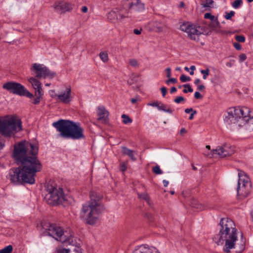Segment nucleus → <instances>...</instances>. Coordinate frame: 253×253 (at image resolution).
Segmentation results:
<instances>
[{
  "label": "nucleus",
  "instance_id": "f257e3e1",
  "mask_svg": "<svg viewBox=\"0 0 253 253\" xmlns=\"http://www.w3.org/2000/svg\"><path fill=\"white\" fill-rule=\"evenodd\" d=\"M38 147L26 141H22L14 145L12 157L21 166L10 170L9 179L15 184L35 182L36 172L42 169V164L37 158Z\"/></svg>",
  "mask_w": 253,
  "mask_h": 253
},
{
  "label": "nucleus",
  "instance_id": "f03ea898",
  "mask_svg": "<svg viewBox=\"0 0 253 253\" xmlns=\"http://www.w3.org/2000/svg\"><path fill=\"white\" fill-rule=\"evenodd\" d=\"M219 226V233L214 236L213 240L218 245L225 242L223 250L226 253H230L231 249L235 248L238 241L237 230L234 222L228 218H221Z\"/></svg>",
  "mask_w": 253,
  "mask_h": 253
},
{
  "label": "nucleus",
  "instance_id": "7ed1b4c3",
  "mask_svg": "<svg viewBox=\"0 0 253 253\" xmlns=\"http://www.w3.org/2000/svg\"><path fill=\"white\" fill-rule=\"evenodd\" d=\"M102 198L101 195L92 191L90 192V201L83 205L80 217L86 224L94 225L97 223L103 209Z\"/></svg>",
  "mask_w": 253,
  "mask_h": 253
},
{
  "label": "nucleus",
  "instance_id": "20e7f679",
  "mask_svg": "<svg viewBox=\"0 0 253 253\" xmlns=\"http://www.w3.org/2000/svg\"><path fill=\"white\" fill-rule=\"evenodd\" d=\"M224 121L228 124H234L239 127L245 126L246 129H253V115L250 108L232 107L229 108Z\"/></svg>",
  "mask_w": 253,
  "mask_h": 253
},
{
  "label": "nucleus",
  "instance_id": "39448f33",
  "mask_svg": "<svg viewBox=\"0 0 253 253\" xmlns=\"http://www.w3.org/2000/svg\"><path fill=\"white\" fill-rule=\"evenodd\" d=\"M60 135L65 138L81 139L85 138L84 129L79 123L69 120H60L52 124Z\"/></svg>",
  "mask_w": 253,
  "mask_h": 253
},
{
  "label": "nucleus",
  "instance_id": "423d86ee",
  "mask_svg": "<svg viewBox=\"0 0 253 253\" xmlns=\"http://www.w3.org/2000/svg\"><path fill=\"white\" fill-rule=\"evenodd\" d=\"M22 130V121L18 117L7 116L0 119V133L4 136H14Z\"/></svg>",
  "mask_w": 253,
  "mask_h": 253
},
{
  "label": "nucleus",
  "instance_id": "0eeeda50",
  "mask_svg": "<svg viewBox=\"0 0 253 253\" xmlns=\"http://www.w3.org/2000/svg\"><path fill=\"white\" fill-rule=\"evenodd\" d=\"M45 188L47 193L44 197L46 203L51 205L62 204L66 200L62 188L55 186V184L52 182L46 183Z\"/></svg>",
  "mask_w": 253,
  "mask_h": 253
},
{
  "label": "nucleus",
  "instance_id": "6e6552de",
  "mask_svg": "<svg viewBox=\"0 0 253 253\" xmlns=\"http://www.w3.org/2000/svg\"><path fill=\"white\" fill-rule=\"evenodd\" d=\"M42 233L45 236H49L62 243H70L72 235L67 231L55 224L50 223H45L42 225Z\"/></svg>",
  "mask_w": 253,
  "mask_h": 253
},
{
  "label": "nucleus",
  "instance_id": "1a4fd4ad",
  "mask_svg": "<svg viewBox=\"0 0 253 253\" xmlns=\"http://www.w3.org/2000/svg\"><path fill=\"white\" fill-rule=\"evenodd\" d=\"M238 176L237 195L241 198H244L250 194L251 184L249 178L243 171H240L238 173Z\"/></svg>",
  "mask_w": 253,
  "mask_h": 253
},
{
  "label": "nucleus",
  "instance_id": "9d476101",
  "mask_svg": "<svg viewBox=\"0 0 253 253\" xmlns=\"http://www.w3.org/2000/svg\"><path fill=\"white\" fill-rule=\"evenodd\" d=\"M2 87L14 94L21 96H25L30 98L34 97L33 94L30 92L24 85L17 82H6L3 84Z\"/></svg>",
  "mask_w": 253,
  "mask_h": 253
},
{
  "label": "nucleus",
  "instance_id": "9b49d317",
  "mask_svg": "<svg viewBox=\"0 0 253 253\" xmlns=\"http://www.w3.org/2000/svg\"><path fill=\"white\" fill-rule=\"evenodd\" d=\"M180 29L187 33L188 37L193 40H198L199 36L204 33L203 27L190 24L189 22L182 24L180 26Z\"/></svg>",
  "mask_w": 253,
  "mask_h": 253
},
{
  "label": "nucleus",
  "instance_id": "f8f14e48",
  "mask_svg": "<svg viewBox=\"0 0 253 253\" xmlns=\"http://www.w3.org/2000/svg\"><path fill=\"white\" fill-rule=\"evenodd\" d=\"M31 70L35 72L37 78L52 79L55 75V73L50 71L43 65L38 63H34Z\"/></svg>",
  "mask_w": 253,
  "mask_h": 253
},
{
  "label": "nucleus",
  "instance_id": "ddd939ff",
  "mask_svg": "<svg viewBox=\"0 0 253 253\" xmlns=\"http://www.w3.org/2000/svg\"><path fill=\"white\" fill-rule=\"evenodd\" d=\"M234 152V149L233 147L229 145H224L217 146L216 149H213L211 154L208 153H204V155L210 157L217 155L220 158H224L232 155Z\"/></svg>",
  "mask_w": 253,
  "mask_h": 253
},
{
  "label": "nucleus",
  "instance_id": "4468645a",
  "mask_svg": "<svg viewBox=\"0 0 253 253\" xmlns=\"http://www.w3.org/2000/svg\"><path fill=\"white\" fill-rule=\"evenodd\" d=\"M54 11L58 13L63 14L73 9V5L64 1H59L54 3L52 6Z\"/></svg>",
  "mask_w": 253,
  "mask_h": 253
},
{
  "label": "nucleus",
  "instance_id": "2eb2a0df",
  "mask_svg": "<svg viewBox=\"0 0 253 253\" xmlns=\"http://www.w3.org/2000/svg\"><path fill=\"white\" fill-rule=\"evenodd\" d=\"M128 7L129 9L140 12L144 10V3L141 0H127Z\"/></svg>",
  "mask_w": 253,
  "mask_h": 253
},
{
  "label": "nucleus",
  "instance_id": "dca6fc26",
  "mask_svg": "<svg viewBox=\"0 0 253 253\" xmlns=\"http://www.w3.org/2000/svg\"><path fill=\"white\" fill-rule=\"evenodd\" d=\"M71 93V88H67L64 92L58 95L57 98L63 103L69 104L72 100Z\"/></svg>",
  "mask_w": 253,
  "mask_h": 253
},
{
  "label": "nucleus",
  "instance_id": "f3484780",
  "mask_svg": "<svg viewBox=\"0 0 253 253\" xmlns=\"http://www.w3.org/2000/svg\"><path fill=\"white\" fill-rule=\"evenodd\" d=\"M97 115L98 121L102 123L106 124L108 122V112L103 107H99L97 109Z\"/></svg>",
  "mask_w": 253,
  "mask_h": 253
},
{
  "label": "nucleus",
  "instance_id": "a211bd4d",
  "mask_svg": "<svg viewBox=\"0 0 253 253\" xmlns=\"http://www.w3.org/2000/svg\"><path fill=\"white\" fill-rule=\"evenodd\" d=\"M167 28V25L160 21H154L152 23V30L156 32H162Z\"/></svg>",
  "mask_w": 253,
  "mask_h": 253
},
{
  "label": "nucleus",
  "instance_id": "6ab92c4d",
  "mask_svg": "<svg viewBox=\"0 0 253 253\" xmlns=\"http://www.w3.org/2000/svg\"><path fill=\"white\" fill-rule=\"evenodd\" d=\"M28 81L31 84L35 92H43L42 88V84L37 78L31 77L28 79Z\"/></svg>",
  "mask_w": 253,
  "mask_h": 253
},
{
  "label": "nucleus",
  "instance_id": "aec40b11",
  "mask_svg": "<svg viewBox=\"0 0 253 253\" xmlns=\"http://www.w3.org/2000/svg\"><path fill=\"white\" fill-rule=\"evenodd\" d=\"M152 248H150L146 245H142L133 251V253H152Z\"/></svg>",
  "mask_w": 253,
  "mask_h": 253
},
{
  "label": "nucleus",
  "instance_id": "412c9836",
  "mask_svg": "<svg viewBox=\"0 0 253 253\" xmlns=\"http://www.w3.org/2000/svg\"><path fill=\"white\" fill-rule=\"evenodd\" d=\"M122 154L124 155L128 156L133 161L136 160V158L135 157V155L137 154L136 153L132 150L128 149L126 147H122Z\"/></svg>",
  "mask_w": 253,
  "mask_h": 253
},
{
  "label": "nucleus",
  "instance_id": "4be33fe9",
  "mask_svg": "<svg viewBox=\"0 0 253 253\" xmlns=\"http://www.w3.org/2000/svg\"><path fill=\"white\" fill-rule=\"evenodd\" d=\"M115 17L117 20H121L123 18L127 17V16L124 15L121 13L116 14L115 11H111L108 14V18L110 20H113L115 19Z\"/></svg>",
  "mask_w": 253,
  "mask_h": 253
},
{
  "label": "nucleus",
  "instance_id": "5701e85b",
  "mask_svg": "<svg viewBox=\"0 0 253 253\" xmlns=\"http://www.w3.org/2000/svg\"><path fill=\"white\" fill-rule=\"evenodd\" d=\"M204 18L205 19H209L213 22V26L215 28H217L219 26V22L218 21L217 18H215L214 16L211 15L210 13H206L204 14Z\"/></svg>",
  "mask_w": 253,
  "mask_h": 253
},
{
  "label": "nucleus",
  "instance_id": "b1692460",
  "mask_svg": "<svg viewBox=\"0 0 253 253\" xmlns=\"http://www.w3.org/2000/svg\"><path fill=\"white\" fill-rule=\"evenodd\" d=\"M35 96L36 98L34 99L33 103L38 104L43 98V92H35Z\"/></svg>",
  "mask_w": 253,
  "mask_h": 253
},
{
  "label": "nucleus",
  "instance_id": "393cba45",
  "mask_svg": "<svg viewBox=\"0 0 253 253\" xmlns=\"http://www.w3.org/2000/svg\"><path fill=\"white\" fill-rule=\"evenodd\" d=\"M158 110L169 114H172L173 112V110L169 107L165 105L162 102L160 103Z\"/></svg>",
  "mask_w": 253,
  "mask_h": 253
},
{
  "label": "nucleus",
  "instance_id": "a878e982",
  "mask_svg": "<svg viewBox=\"0 0 253 253\" xmlns=\"http://www.w3.org/2000/svg\"><path fill=\"white\" fill-rule=\"evenodd\" d=\"M137 195L140 199L144 200L148 203L149 205H151L150 198L147 193H138Z\"/></svg>",
  "mask_w": 253,
  "mask_h": 253
},
{
  "label": "nucleus",
  "instance_id": "bb28decb",
  "mask_svg": "<svg viewBox=\"0 0 253 253\" xmlns=\"http://www.w3.org/2000/svg\"><path fill=\"white\" fill-rule=\"evenodd\" d=\"M99 56L101 59L104 62H106L108 60V55L106 52H101L99 54Z\"/></svg>",
  "mask_w": 253,
  "mask_h": 253
},
{
  "label": "nucleus",
  "instance_id": "cd10ccee",
  "mask_svg": "<svg viewBox=\"0 0 253 253\" xmlns=\"http://www.w3.org/2000/svg\"><path fill=\"white\" fill-rule=\"evenodd\" d=\"M13 250V247L11 245H8L1 250V253H11Z\"/></svg>",
  "mask_w": 253,
  "mask_h": 253
},
{
  "label": "nucleus",
  "instance_id": "c85d7f7f",
  "mask_svg": "<svg viewBox=\"0 0 253 253\" xmlns=\"http://www.w3.org/2000/svg\"><path fill=\"white\" fill-rule=\"evenodd\" d=\"M122 118L123 119V122L125 124L131 123L132 122L131 119L127 115H126V114L122 115Z\"/></svg>",
  "mask_w": 253,
  "mask_h": 253
},
{
  "label": "nucleus",
  "instance_id": "c756f323",
  "mask_svg": "<svg viewBox=\"0 0 253 253\" xmlns=\"http://www.w3.org/2000/svg\"><path fill=\"white\" fill-rule=\"evenodd\" d=\"M152 171L156 174H161L163 173L162 170L161 169L160 167L158 165L153 167Z\"/></svg>",
  "mask_w": 253,
  "mask_h": 253
},
{
  "label": "nucleus",
  "instance_id": "7c9ffc66",
  "mask_svg": "<svg viewBox=\"0 0 253 253\" xmlns=\"http://www.w3.org/2000/svg\"><path fill=\"white\" fill-rule=\"evenodd\" d=\"M243 1L242 0H235L232 4V6L234 8H239L242 4Z\"/></svg>",
  "mask_w": 253,
  "mask_h": 253
},
{
  "label": "nucleus",
  "instance_id": "2f4dec72",
  "mask_svg": "<svg viewBox=\"0 0 253 253\" xmlns=\"http://www.w3.org/2000/svg\"><path fill=\"white\" fill-rule=\"evenodd\" d=\"M129 63L133 67L137 68L139 66L138 61L134 59L129 60Z\"/></svg>",
  "mask_w": 253,
  "mask_h": 253
},
{
  "label": "nucleus",
  "instance_id": "473e14b6",
  "mask_svg": "<svg viewBox=\"0 0 253 253\" xmlns=\"http://www.w3.org/2000/svg\"><path fill=\"white\" fill-rule=\"evenodd\" d=\"M183 86L185 88H187V89H184L183 90V92L184 93H186L188 92H192L193 91V89L191 88V87L189 84H184V85H183Z\"/></svg>",
  "mask_w": 253,
  "mask_h": 253
},
{
  "label": "nucleus",
  "instance_id": "72a5a7b5",
  "mask_svg": "<svg viewBox=\"0 0 253 253\" xmlns=\"http://www.w3.org/2000/svg\"><path fill=\"white\" fill-rule=\"evenodd\" d=\"M210 70L207 68L206 70H202L201 73L203 75V79L206 80L209 75Z\"/></svg>",
  "mask_w": 253,
  "mask_h": 253
},
{
  "label": "nucleus",
  "instance_id": "f704fd0d",
  "mask_svg": "<svg viewBox=\"0 0 253 253\" xmlns=\"http://www.w3.org/2000/svg\"><path fill=\"white\" fill-rule=\"evenodd\" d=\"M235 15V12L234 11H231L229 12L226 13L225 15V18L227 20H230L231 19L232 17Z\"/></svg>",
  "mask_w": 253,
  "mask_h": 253
},
{
  "label": "nucleus",
  "instance_id": "c9c22d12",
  "mask_svg": "<svg viewBox=\"0 0 253 253\" xmlns=\"http://www.w3.org/2000/svg\"><path fill=\"white\" fill-rule=\"evenodd\" d=\"M180 80L182 82L184 83L190 81L191 79L189 77H187L185 75L182 74L180 77Z\"/></svg>",
  "mask_w": 253,
  "mask_h": 253
},
{
  "label": "nucleus",
  "instance_id": "e433bc0d",
  "mask_svg": "<svg viewBox=\"0 0 253 253\" xmlns=\"http://www.w3.org/2000/svg\"><path fill=\"white\" fill-rule=\"evenodd\" d=\"M174 101L176 103L179 104V103H181L182 102H184L185 98L181 96H177L174 99Z\"/></svg>",
  "mask_w": 253,
  "mask_h": 253
},
{
  "label": "nucleus",
  "instance_id": "4c0bfd02",
  "mask_svg": "<svg viewBox=\"0 0 253 253\" xmlns=\"http://www.w3.org/2000/svg\"><path fill=\"white\" fill-rule=\"evenodd\" d=\"M160 103H161V102H159V101H154V102H152V103H148L147 104V105L148 106H152V107H156L158 109L159 107V106H160Z\"/></svg>",
  "mask_w": 253,
  "mask_h": 253
},
{
  "label": "nucleus",
  "instance_id": "58836bf2",
  "mask_svg": "<svg viewBox=\"0 0 253 253\" xmlns=\"http://www.w3.org/2000/svg\"><path fill=\"white\" fill-rule=\"evenodd\" d=\"M235 39L238 42H244L245 41V38L242 35H237L235 36Z\"/></svg>",
  "mask_w": 253,
  "mask_h": 253
},
{
  "label": "nucleus",
  "instance_id": "ea45409f",
  "mask_svg": "<svg viewBox=\"0 0 253 253\" xmlns=\"http://www.w3.org/2000/svg\"><path fill=\"white\" fill-rule=\"evenodd\" d=\"M49 94L50 96H51V97H52L53 98H55L56 97H57V96H58V95L55 92V91L53 89L50 90L49 91Z\"/></svg>",
  "mask_w": 253,
  "mask_h": 253
},
{
  "label": "nucleus",
  "instance_id": "a19ab883",
  "mask_svg": "<svg viewBox=\"0 0 253 253\" xmlns=\"http://www.w3.org/2000/svg\"><path fill=\"white\" fill-rule=\"evenodd\" d=\"M170 83L175 84L177 83V80L175 78H170L166 81L167 84H169Z\"/></svg>",
  "mask_w": 253,
  "mask_h": 253
},
{
  "label": "nucleus",
  "instance_id": "79ce46f5",
  "mask_svg": "<svg viewBox=\"0 0 253 253\" xmlns=\"http://www.w3.org/2000/svg\"><path fill=\"white\" fill-rule=\"evenodd\" d=\"M213 3V0H208L207 2L205 4L204 7H210L211 6Z\"/></svg>",
  "mask_w": 253,
  "mask_h": 253
},
{
  "label": "nucleus",
  "instance_id": "37998d69",
  "mask_svg": "<svg viewBox=\"0 0 253 253\" xmlns=\"http://www.w3.org/2000/svg\"><path fill=\"white\" fill-rule=\"evenodd\" d=\"M58 253H71L69 249H62L58 251Z\"/></svg>",
  "mask_w": 253,
  "mask_h": 253
},
{
  "label": "nucleus",
  "instance_id": "c03bdc74",
  "mask_svg": "<svg viewBox=\"0 0 253 253\" xmlns=\"http://www.w3.org/2000/svg\"><path fill=\"white\" fill-rule=\"evenodd\" d=\"M247 58V56L245 54H242L239 56V61L242 62Z\"/></svg>",
  "mask_w": 253,
  "mask_h": 253
},
{
  "label": "nucleus",
  "instance_id": "a18cd8bd",
  "mask_svg": "<svg viewBox=\"0 0 253 253\" xmlns=\"http://www.w3.org/2000/svg\"><path fill=\"white\" fill-rule=\"evenodd\" d=\"M161 90L163 96L165 97L167 92V90L166 87H164V86L162 87L161 88Z\"/></svg>",
  "mask_w": 253,
  "mask_h": 253
},
{
  "label": "nucleus",
  "instance_id": "49530a36",
  "mask_svg": "<svg viewBox=\"0 0 253 253\" xmlns=\"http://www.w3.org/2000/svg\"><path fill=\"white\" fill-rule=\"evenodd\" d=\"M194 97L196 99H200L202 98V95L199 92L196 91L194 93Z\"/></svg>",
  "mask_w": 253,
  "mask_h": 253
},
{
  "label": "nucleus",
  "instance_id": "de8ad7c7",
  "mask_svg": "<svg viewBox=\"0 0 253 253\" xmlns=\"http://www.w3.org/2000/svg\"><path fill=\"white\" fill-rule=\"evenodd\" d=\"M166 71L167 73V78H169L171 76V69L169 67H168L166 69Z\"/></svg>",
  "mask_w": 253,
  "mask_h": 253
},
{
  "label": "nucleus",
  "instance_id": "09e8293b",
  "mask_svg": "<svg viewBox=\"0 0 253 253\" xmlns=\"http://www.w3.org/2000/svg\"><path fill=\"white\" fill-rule=\"evenodd\" d=\"M234 46L237 50H241V48H241V45L238 42L234 43Z\"/></svg>",
  "mask_w": 253,
  "mask_h": 253
},
{
  "label": "nucleus",
  "instance_id": "8fccbe9b",
  "mask_svg": "<svg viewBox=\"0 0 253 253\" xmlns=\"http://www.w3.org/2000/svg\"><path fill=\"white\" fill-rule=\"evenodd\" d=\"M126 166L125 163H124L121 165V170L122 171H125L126 169Z\"/></svg>",
  "mask_w": 253,
  "mask_h": 253
},
{
  "label": "nucleus",
  "instance_id": "3c124183",
  "mask_svg": "<svg viewBox=\"0 0 253 253\" xmlns=\"http://www.w3.org/2000/svg\"><path fill=\"white\" fill-rule=\"evenodd\" d=\"M139 100V98L138 96H136L135 98H132L131 99V102L132 103V104H135V103L137 102V101Z\"/></svg>",
  "mask_w": 253,
  "mask_h": 253
},
{
  "label": "nucleus",
  "instance_id": "603ef678",
  "mask_svg": "<svg viewBox=\"0 0 253 253\" xmlns=\"http://www.w3.org/2000/svg\"><path fill=\"white\" fill-rule=\"evenodd\" d=\"M133 32L135 34L138 35L141 34V30H138L137 29H135L133 31Z\"/></svg>",
  "mask_w": 253,
  "mask_h": 253
},
{
  "label": "nucleus",
  "instance_id": "864d4df0",
  "mask_svg": "<svg viewBox=\"0 0 253 253\" xmlns=\"http://www.w3.org/2000/svg\"><path fill=\"white\" fill-rule=\"evenodd\" d=\"M88 11V8L86 6H84L82 8V11L84 13H86Z\"/></svg>",
  "mask_w": 253,
  "mask_h": 253
},
{
  "label": "nucleus",
  "instance_id": "5fc2aeb1",
  "mask_svg": "<svg viewBox=\"0 0 253 253\" xmlns=\"http://www.w3.org/2000/svg\"><path fill=\"white\" fill-rule=\"evenodd\" d=\"M4 146V142L3 140L0 139V150L2 149Z\"/></svg>",
  "mask_w": 253,
  "mask_h": 253
},
{
  "label": "nucleus",
  "instance_id": "6e6d98bb",
  "mask_svg": "<svg viewBox=\"0 0 253 253\" xmlns=\"http://www.w3.org/2000/svg\"><path fill=\"white\" fill-rule=\"evenodd\" d=\"M177 89L175 87L173 86L171 88L170 92L171 93H173L176 91Z\"/></svg>",
  "mask_w": 253,
  "mask_h": 253
},
{
  "label": "nucleus",
  "instance_id": "4d7b16f0",
  "mask_svg": "<svg viewBox=\"0 0 253 253\" xmlns=\"http://www.w3.org/2000/svg\"><path fill=\"white\" fill-rule=\"evenodd\" d=\"M163 183L164 187H167L169 185V181L166 180H163Z\"/></svg>",
  "mask_w": 253,
  "mask_h": 253
},
{
  "label": "nucleus",
  "instance_id": "13d9d810",
  "mask_svg": "<svg viewBox=\"0 0 253 253\" xmlns=\"http://www.w3.org/2000/svg\"><path fill=\"white\" fill-rule=\"evenodd\" d=\"M191 111H193V109L191 108H187V109H185V113L186 114L189 113Z\"/></svg>",
  "mask_w": 253,
  "mask_h": 253
},
{
  "label": "nucleus",
  "instance_id": "bf43d9fd",
  "mask_svg": "<svg viewBox=\"0 0 253 253\" xmlns=\"http://www.w3.org/2000/svg\"><path fill=\"white\" fill-rule=\"evenodd\" d=\"M205 88V86L203 84H201L198 86V89L199 90H202V89Z\"/></svg>",
  "mask_w": 253,
  "mask_h": 253
},
{
  "label": "nucleus",
  "instance_id": "052dcab7",
  "mask_svg": "<svg viewBox=\"0 0 253 253\" xmlns=\"http://www.w3.org/2000/svg\"><path fill=\"white\" fill-rule=\"evenodd\" d=\"M152 253H160L156 249L152 248L151 250Z\"/></svg>",
  "mask_w": 253,
  "mask_h": 253
},
{
  "label": "nucleus",
  "instance_id": "680f3d73",
  "mask_svg": "<svg viewBox=\"0 0 253 253\" xmlns=\"http://www.w3.org/2000/svg\"><path fill=\"white\" fill-rule=\"evenodd\" d=\"M233 64V62H232V61H229V62H227V63H226V66H228V67H232V66Z\"/></svg>",
  "mask_w": 253,
  "mask_h": 253
},
{
  "label": "nucleus",
  "instance_id": "e2e57ef3",
  "mask_svg": "<svg viewBox=\"0 0 253 253\" xmlns=\"http://www.w3.org/2000/svg\"><path fill=\"white\" fill-rule=\"evenodd\" d=\"M244 248H245L244 247V244L243 243V244H241L240 247V251H239V252H240L243 251L244 250Z\"/></svg>",
  "mask_w": 253,
  "mask_h": 253
},
{
  "label": "nucleus",
  "instance_id": "0e129e2a",
  "mask_svg": "<svg viewBox=\"0 0 253 253\" xmlns=\"http://www.w3.org/2000/svg\"><path fill=\"white\" fill-rule=\"evenodd\" d=\"M200 82L201 80L199 79H197L195 81L194 84L196 85H198Z\"/></svg>",
  "mask_w": 253,
  "mask_h": 253
},
{
  "label": "nucleus",
  "instance_id": "69168bd1",
  "mask_svg": "<svg viewBox=\"0 0 253 253\" xmlns=\"http://www.w3.org/2000/svg\"><path fill=\"white\" fill-rule=\"evenodd\" d=\"M74 253H82L81 249L78 248L77 250L74 251Z\"/></svg>",
  "mask_w": 253,
  "mask_h": 253
},
{
  "label": "nucleus",
  "instance_id": "338daca9",
  "mask_svg": "<svg viewBox=\"0 0 253 253\" xmlns=\"http://www.w3.org/2000/svg\"><path fill=\"white\" fill-rule=\"evenodd\" d=\"M186 132V129L184 128H182L180 129V133L181 134L184 133H185Z\"/></svg>",
  "mask_w": 253,
  "mask_h": 253
},
{
  "label": "nucleus",
  "instance_id": "774afa93",
  "mask_svg": "<svg viewBox=\"0 0 253 253\" xmlns=\"http://www.w3.org/2000/svg\"><path fill=\"white\" fill-rule=\"evenodd\" d=\"M193 118H194V115L193 114H191V115H190V117L189 118V119L190 120H192L193 119Z\"/></svg>",
  "mask_w": 253,
  "mask_h": 253
}]
</instances>
